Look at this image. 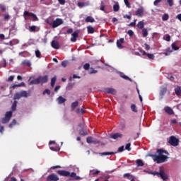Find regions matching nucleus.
I'll return each mask as SVG.
<instances>
[{
    "label": "nucleus",
    "instance_id": "1",
    "mask_svg": "<svg viewBox=\"0 0 181 181\" xmlns=\"http://www.w3.org/2000/svg\"><path fill=\"white\" fill-rule=\"evenodd\" d=\"M157 153H158V156L151 155V158H153L154 162H156V163H163V162H166L168 156H165L163 153L169 155V153L166 150L163 149H158Z\"/></svg>",
    "mask_w": 181,
    "mask_h": 181
},
{
    "label": "nucleus",
    "instance_id": "2",
    "mask_svg": "<svg viewBox=\"0 0 181 181\" xmlns=\"http://www.w3.org/2000/svg\"><path fill=\"white\" fill-rule=\"evenodd\" d=\"M59 176H64V177H74L75 180H81V177L78 176L76 173H71L64 170H59L57 172Z\"/></svg>",
    "mask_w": 181,
    "mask_h": 181
},
{
    "label": "nucleus",
    "instance_id": "3",
    "mask_svg": "<svg viewBox=\"0 0 181 181\" xmlns=\"http://www.w3.org/2000/svg\"><path fill=\"white\" fill-rule=\"evenodd\" d=\"M151 175H153V176H157L158 177H160V179L165 180H168V176L166 173H165V168L162 166L159 167V172L158 171H153L151 172Z\"/></svg>",
    "mask_w": 181,
    "mask_h": 181
},
{
    "label": "nucleus",
    "instance_id": "4",
    "mask_svg": "<svg viewBox=\"0 0 181 181\" xmlns=\"http://www.w3.org/2000/svg\"><path fill=\"white\" fill-rule=\"evenodd\" d=\"M23 16H24L25 19H28V18H26L27 16H28L29 18H31L33 22H37V21H39V18H37L36 14H35L33 13H30L28 11H24Z\"/></svg>",
    "mask_w": 181,
    "mask_h": 181
},
{
    "label": "nucleus",
    "instance_id": "5",
    "mask_svg": "<svg viewBox=\"0 0 181 181\" xmlns=\"http://www.w3.org/2000/svg\"><path fill=\"white\" fill-rule=\"evenodd\" d=\"M49 149H51V151H54V152H59V151H60V146H59V145H57L54 141H50L49 142Z\"/></svg>",
    "mask_w": 181,
    "mask_h": 181
},
{
    "label": "nucleus",
    "instance_id": "6",
    "mask_svg": "<svg viewBox=\"0 0 181 181\" xmlns=\"http://www.w3.org/2000/svg\"><path fill=\"white\" fill-rule=\"evenodd\" d=\"M12 118V111L6 112L4 117L1 119L2 124H8Z\"/></svg>",
    "mask_w": 181,
    "mask_h": 181
},
{
    "label": "nucleus",
    "instance_id": "7",
    "mask_svg": "<svg viewBox=\"0 0 181 181\" xmlns=\"http://www.w3.org/2000/svg\"><path fill=\"white\" fill-rule=\"evenodd\" d=\"M168 144H170L172 146H177L179 145V140L175 137V136H171L168 141Z\"/></svg>",
    "mask_w": 181,
    "mask_h": 181
},
{
    "label": "nucleus",
    "instance_id": "8",
    "mask_svg": "<svg viewBox=\"0 0 181 181\" xmlns=\"http://www.w3.org/2000/svg\"><path fill=\"white\" fill-rule=\"evenodd\" d=\"M59 178L57 176V175L52 173V174L49 175L47 177L46 181H59Z\"/></svg>",
    "mask_w": 181,
    "mask_h": 181
},
{
    "label": "nucleus",
    "instance_id": "9",
    "mask_svg": "<svg viewBox=\"0 0 181 181\" xmlns=\"http://www.w3.org/2000/svg\"><path fill=\"white\" fill-rule=\"evenodd\" d=\"M60 25H63V20L62 18H57L52 22L53 28H57L60 26Z\"/></svg>",
    "mask_w": 181,
    "mask_h": 181
},
{
    "label": "nucleus",
    "instance_id": "10",
    "mask_svg": "<svg viewBox=\"0 0 181 181\" xmlns=\"http://www.w3.org/2000/svg\"><path fill=\"white\" fill-rule=\"evenodd\" d=\"M139 52L141 53L142 56H147L149 60H153L155 59V55H153V54L146 53V52L143 49H140Z\"/></svg>",
    "mask_w": 181,
    "mask_h": 181
},
{
    "label": "nucleus",
    "instance_id": "11",
    "mask_svg": "<svg viewBox=\"0 0 181 181\" xmlns=\"http://www.w3.org/2000/svg\"><path fill=\"white\" fill-rule=\"evenodd\" d=\"M144 12H145V9L144 8V7H140L136 11L135 15L139 18H142V16H144Z\"/></svg>",
    "mask_w": 181,
    "mask_h": 181
},
{
    "label": "nucleus",
    "instance_id": "12",
    "mask_svg": "<svg viewBox=\"0 0 181 181\" xmlns=\"http://www.w3.org/2000/svg\"><path fill=\"white\" fill-rule=\"evenodd\" d=\"M164 111H165V112L168 114V115H173V114H175V112H173V109L170 108V107L169 106H165L164 107Z\"/></svg>",
    "mask_w": 181,
    "mask_h": 181
},
{
    "label": "nucleus",
    "instance_id": "13",
    "mask_svg": "<svg viewBox=\"0 0 181 181\" xmlns=\"http://www.w3.org/2000/svg\"><path fill=\"white\" fill-rule=\"evenodd\" d=\"M71 42H76L78 37V32L75 31L71 34Z\"/></svg>",
    "mask_w": 181,
    "mask_h": 181
},
{
    "label": "nucleus",
    "instance_id": "14",
    "mask_svg": "<svg viewBox=\"0 0 181 181\" xmlns=\"http://www.w3.org/2000/svg\"><path fill=\"white\" fill-rule=\"evenodd\" d=\"M40 78V81L42 83V84H45V83H47L49 81V77L47 75H45L44 76H39Z\"/></svg>",
    "mask_w": 181,
    "mask_h": 181
},
{
    "label": "nucleus",
    "instance_id": "15",
    "mask_svg": "<svg viewBox=\"0 0 181 181\" xmlns=\"http://www.w3.org/2000/svg\"><path fill=\"white\" fill-rule=\"evenodd\" d=\"M168 91L167 87H161L160 90V98H163V95L166 94V92Z\"/></svg>",
    "mask_w": 181,
    "mask_h": 181
},
{
    "label": "nucleus",
    "instance_id": "16",
    "mask_svg": "<svg viewBox=\"0 0 181 181\" xmlns=\"http://www.w3.org/2000/svg\"><path fill=\"white\" fill-rule=\"evenodd\" d=\"M51 46L53 47V49H59L60 47V45H59V42L57 40H52L51 42Z\"/></svg>",
    "mask_w": 181,
    "mask_h": 181
},
{
    "label": "nucleus",
    "instance_id": "17",
    "mask_svg": "<svg viewBox=\"0 0 181 181\" xmlns=\"http://www.w3.org/2000/svg\"><path fill=\"white\" fill-rule=\"evenodd\" d=\"M105 93H107V94H115L117 90L112 88H105Z\"/></svg>",
    "mask_w": 181,
    "mask_h": 181
},
{
    "label": "nucleus",
    "instance_id": "18",
    "mask_svg": "<svg viewBox=\"0 0 181 181\" xmlns=\"http://www.w3.org/2000/svg\"><path fill=\"white\" fill-rule=\"evenodd\" d=\"M86 142L87 144H100V141H94L91 136L87 137Z\"/></svg>",
    "mask_w": 181,
    "mask_h": 181
},
{
    "label": "nucleus",
    "instance_id": "19",
    "mask_svg": "<svg viewBox=\"0 0 181 181\" xmlns=\"http://www.w3.org/2000/svg\"><path fill=\"white\" fill-rule=\"evenodd\" d=\"M122 134L121 133H115L110 136L112 139H118V138H122Z\"/></svg>",
    "mask_w": 181,
    "mask_h": 181
},
{
    "label": "nucleus",
    "instance_id": "20",
    "mask_svg": "<svg viewBox=\"0 0 181 181\" xmlns=\"http://www.w3.org/2000/svg\"><path fill=\"white\" fill-rule=\"evenodd\" d=\"M76 107H78V101L73 102L71 104V111H74Z\"/></svg>",
    "mask_w": 181,
    "mask_h": 181
},
{
    "label": "nucleus",
    "instance_id": "21",
    "mask_svg": "<svg viewBox=\"0 0 181 181\" xmlns=\"http://www.w3.org/2000/svg\"><path fill=\"white\" fill-rule=\"evenodd\" d=\"M85 22H86V23H93V22H95V20L94 18H93L92 16H88V17H86V18L85 19Z\"/></svg>",
    "mask_w": 181,
    "mask_h": 181
},
{
    "label": "nucleus",
    "instance_id": "22",
    "mask_svg": "<svg viewBox=\"0 0 181 181\" xmlns=\"http://www.w3.org/2000/svg\"><path fill=\"white\" fill-rule=\"evenodd\" d=\"M58 104H63L64 103H66V98H63V96H59L57 98Z\"/></svg>",
    "mask_w": 181,
    "mask_h": 181
},
{
    "label": "nucleus",
    "instance_id": "23",
    "mask_svg": "<svg viewBox=\"0 0 181 181\" xmlns=\"http://www.w3.org/2000/svg\"><path fill=\"white\" fill-rule=\"evenodd\" d=\"M87 30H88V33H90V34H93L95 32V30L91 25H88L87 27Z\"/></svg>",
    "mask_w": 181,
    "mask_h": 181
},
{
    "label": "nucleus",
    "instance_id": "24",
    "mask_svg": "<svg viewBox=\"0 0 181 181\" xmlns=\"http://www.w3.org/2000/svg\"><path fill=\"white\" fill-rule=\"evenodd\" d=\"M30 84H40V78L38 77L30 82Z\"/></svg>",
    "mask_w": 181,
    "mask_h": 181
},
{
    "label": "nucleus",
    "instance_id": "25",
    "mask_svg": "<svg viewBox=\"0 0 181 181\" xmlns=\"http://www.w3.org/2000/svg\"><path fill=\"white\" fill-rule=\"evenodd\" d=\"M145 26V23H144V21H139L137 24V28L139 29H144Z\"/></svg>",
    "mask_w": 181,
    "mask_h": 181
},
{
    "label": "nucleus",
    "instance_id": "26",
    "mask_svg": "<svg viewBox=\"0 0 181 181\" xmlns=\"http://www.w3.org/2000/svg\"><path fill=\"white\" fill-rule=\"evenodd\" d=\"M119 76L120 77H122V78H124V80H129V81H132V80H131L129 77L127 76L124 73H120Z\"/></svg>",
    "mask_w": 181,
    "mask_h": 181
},
{
    "label": "nucleus",
    "instance_id": "27",
    "mask_svg": "<svg viewBox=\"0 0 181 181\" xmlns=\"http://www.w3.org/2000/svg\"><path fill=\"white\" fill-rule=\"evenodd\" d=\"M136 165L138 166V168L141 167V166H144V161H142V160L141 159H138L136 160Z\"/></svg>",
    "mask_w": 181,
    "mask_h": 181
},
{
    "label": "nucleus",
    "instance_id": "28",
    "mask_svg": "<svg viewBox=\"0 0 181 181\" xmlns=\"http://www.w3.org/2000/svg\"><path fill=\"white\" fill-rule=\"evenodd\" d=\"M99 155H100V156H107L108 155H114V152L99 153Z\"/></svg>",
    "mask_w": 181,
    "mask_h": 181
},
{
    "label": "nucleus",
    "instance_id": "29",
    "mask_svg": "<svg viewBox=\"0 0 181 181\" xmlns=\"http://www.w3.org/2000/svg\"><path fill=\"white\" fill-rule=\"evenodd\" d=\"M175 93L177 95H181V88L180 87H177L175 88Z\"/></svg>",
    "mask_w": 181,
    "mask_h": 181
},
{
    "label": "nucleus",
    "instance_id": "30",
    "mask_svg": "<svg viewBox=\"0 0 181 181\" xmlns=\"http://www.w3.org/2000/svg\"><path fill=\"white\" fill-rule=\"evenodd\" d=\"M18 105V101L15 100L11 106L12 111H16V107Z\"/></svg>",
    "mask_w": 181,
    "mask_h": 181
},
{
    "label": "nucleus",
    "instance_id": "31",
    "mask_svg": "<svg viewBox=\"0 0 181 181\" xmlns=\"http://www.w3.org/2000/svg\"><path fill=\"white\" fill-rule=\"evenodd\" d=\"M20 98H22V96L21 95V92L20 93H16L14 95L13 100H20Z\"/></svg>",
    "mask_w": 181,
    "mask_h": 181
},
{
    "label": "nucleus",
    "instance_id": "32",
    "mask_svg": "<svg viewBox=\"0 0 181 181\" xmlns=\"http://www.w3.org/2000/svg\"><path fill=\"white\" fill-rule=\"evenodd\" d=\"M142 35H143V37H146L148 36V30L146 28H143Z\"/></svg>",
    "mask_w": 181,
    "mask_h": 181
},
{
    "label": "nucleus",
    "instance_id": "33",
    "mask_svg": "<svg viewBox=\"0 0 181 181\" xmlns=\"http://www.w3.org/2000/svg\"><path fill=\"white\" fill-rule=\"evenodd\" d=\"M57 79V78L56 76H54L53 78H52V79H51V86L52 87H54V84H56Z\"/></svg>",
    "mask_w": 181,
    "mask_h": 181
},
{
    "label": "nucleus",
    "instance_id": "34",
    "mask_svg": "<svg viewBox=\"0 0 181 181\" xmlns=\"http://www.w3.org/2000/svg\"><path fill=\"white\" fill-rule=\"evenodd\" d=\"M79 135H81V136H86V135H88V133L84 131V129H81V131H79Z\"/></svg>",
    "mask_w": 181,
    "mask_h": 181
},
{
    "label": "nucleus",
    "instance_id": "35",
    "mask_svg": "<svg viewBox=\"0 0 181 181\" xmlns=\"http://www.w3.org/2000/svg\"><path fill=\"white\" fill-rule=\"evenodd\" d=\"M113 11H114V12H118L119 11V4H115L113 6Z\"/></svg>",
    "mask_w": 181,
    "mask_h": 181
},
{
    "label": "nucleus",
    "instance_id": "36",
    "mask_svg": "<svg viewBox=\"0 0 181 181\" xmlns=\"http://www.w3.org/2000/svg\"><path fill=\"white\" fill-rule=\"evenodd\" d=\"M131 110L133 112H138V110H136V105H135V104H132L131 105Z\"/></svg>",
    "mask_w": 181,
    "mask_h": 181
},
{
    "label": "nucleus",
    "instance_id": "37",
    "mask_svg": "<svg viewBox=\"0 0 181 181\" xmlns=\"http://www.w3.org/2000/svg\"><path fill=\"white\" fill-rule=\"evenodd\" d=\"M168 19H169V14L165 13V14L162 16V21H168Z\"/></svg>",
    "mask_w": 181,
    "mask_h": 181
},
{
    "label": "nucleus",
    "instance_id": "38",
    "mask_svg": "<svg viewBox=\"0 0 181 181\" xmlns=\"http://www.w3.org/2000/svg\"><path fill=\"white\" fill-rule=\"evenodd\" d=\"M20 94L21 95V97H25V98H28V92H26V90L20 92Z\"/></svg>",
    "mask_w": 181,
    "mask_h": 181
},
{
    "label": "nucleus",
    "instance_id": "39",
    "mask_svg": "<svg viewBox=\"0 0 181 181\" xmlns=\"http://www.w3.org/2000/svg\"><path fill=\"white\" fill-rule=\"evenodd\" d=\"M28 30L30 32H36V26L35 25L30 26Z\"/></svg>",
    "mask_w": 181,
    "mask_h": 181
},
{
    "label": "nucleus",
    "instance_id": "40",
    "mask_svg": "<svg viewBox=\"0 0 181 181\" xmlns=\"http://www.w3.org/2000/svg\"><path fill=\"white\" fill-rule=\"evenodd\" d=\"M95 73H98V71L95 70L93 68H90L88 72L89 74H95Z\"/></svg>",
    "mask_w": 181,
    "mask_h": 181
},
{
    "label": "nucleus",
    "instance_id": "41",
    "mask_svg": "<svg viewBox=\"0 0 181 181\" xmlns=\"http://www.w3.org/2000/svg\"><path fill=\"white\" fill-rule=\"evenodd\" d=\"M76 114H83V112H86V111H84L83 110V108H78L76 110Z\"/></svg>",
    "mask_w": 181,
    "mask_h": 181
},
{
    "label": "nucleus",
    "instance_id": "42",
    "mask_svg": "<svg viewBox=\"0 0 181 181\" xmlns=\"http://www.w3.org/2000/svg\"><path fill=\"white\" fill-rule=\"evenodd\" d=\"M167 5H168V6H170V8H172V6H173V0H167Z\"/></svg>",
    "mask_w": 181,
    "mask_h": 181
},
{
    "label": "nucleus",
    "instance_id": "43",
    "mask_svg": "<svg viewBox=\"0 0 181 181\" xmlns=\"http://www.w3.org/2000/svg\"><path fill=\"white\" fill-rule=\"evenodd\" d=\"M41 54H41V52H40V51L39 49H36L35 50V56H36V57L40 58Z\"/></svg>",
    "mask_w": 181,
    "mask_h": 181
},
{
    "label": "nucleus",
    "instance_id": "44",
    "mask_svg": "<svg viewBox=\"0 0 181 181\" xmlns=\"http://www.w3.org/2000/svg\"><path fill=\"white\" fill-rule=\"evenodd\" d=\"M171 47L173 50H179V47H177L175 43H173Z\"/></svg>",
    "mask_w": 181,
    "mask_h": 181
},
{
    "label": "nucleus",
    "instance_id": "45",
    "mask_svg": "<svg viewBox=\"0 0 181 181\" xmlns=\"http://www.w3.org/2000/svg\"><path fill=\"white\" fill-rule=\"evenodd\" d=\"M0 9L2 12H5L6 11V6L0 4Z\"/></svg>",
    "mask_w": 181,
    "mask_h": 181
},
{
    "label": "nucleus",
    "instance_id": "46",
    "mask_svg": "<svg viewBox=\"0 0 181 181\" xmlns=\"http://www.w3.org/2000/svg\"><path fill=\"white\" fill-rule=\"evenodd\" d=\"M130 15H124L123 16L124 19H129L131 20V18H132V16L131 15V12H129Z\"/></svg>",
    "mask_w": 181,
    "mask_h": 181
},
{
    "label": "nucleus",
    "instance_id": "47",
    "mask_svg": "<svg viewBox=\"0 0 181 181\" xmlns=\"http://www.w3.org/2000/svg\"><path fill=\"white\" fill-rule=\"evenodd\" d=\"M84 70H89L90 69V64L86 63L83 65Z\"/></svg>",
    "mask_w": 181,
    "mask_h": 181
},
{
    "label": "nucleus",
    "instance_id": "48",
    "mask_svg": "<svg viewBox=\"0 0 181 181\" xmlns=\"http://www.w3.org/2000/svg\"><path fill=\"white\" fill-rule=\"evenodd\" d=\"M117 46L118 49H123L124 47L122 46V44L119 41H117Z\"/></svg>",
    "mask_w": 181,
    "mask_h": 181
},
{
    "label": "nucleus",
    "instance_id": "49",
    "mask_svg": "<svg viewBox=\"0 0 181 181\" xmlns=\"http://www.w3.org/2000/svg\"><path fill=\"white\" fill-rule=\"evenodd\" d=\"M16 124V119H13L12 122L9 124V128H13Z\"/></svg>",
    "mask_w": 181,
    "mask_h": 181
},
{
    "label": "nucleus",
    "instance_id": "50",
    "mask_svg": "<svg viewBox=\"0 0 181 181\" xmlns=\"http://www.w3.org/2000/svg\"><path fill=\"white\" fill-rule=\"evenodd\" d=\"M23 64L25 66H28V67H30V66H32V64H30V62L29 61H24Z\"/></svg>",
    "mask_w": 181,
    "mask_h": 181
},
{
    "label": "nucleus",
    "instance_id": "51",
    "mask_svg": "<svg viewBox=\"0 0 181 181\" xmlns=\"http://www.w3.org/2000/svg\"><path fill=\"white\" fill-rule=\"evenodd\" d=\"M126 151H131V143H128L125 146Z\"/></svg>",
    "mask_w": 181,
    "mask_h": 181
},
{
    "label": "nucleus",
    "instance_id": "52",
    "mask_svg": "<svg viewBox=\"0 0 181 181\" xmlns=\"http://www.w3.org/2000/svg\"><path fill=\"white\" fill-rule=\"evenodd\" d=\"M124 2L127 8H131V4L128 0H124Z\"/></svg>",
    "mask_w": 181,
    "mask_h": 181
},
{
    "label": "nucleus",
    "instance_id": "53",
    "mask_svg": "<svg viewBox=\"0 0 181 181\" xmlns=\"http://www.w3.org/2000/svg\"><path fill=\"white\" fill-rule=\"evenodd\" d=\"M61 64H62V67H67V64H69V62L63 61Z\"/></svg>",
    "mask_w": 181,
    "mask_h": 181
},
{
    "label": "nucleus",
    "instance_id": "54",
    "mask_svg": "<svg viewBox=\"0 0 181 181\" xmlns=\"http://www.w3.org/2000/svg\"><path fill=\"white\" fill-rule=\"evenodd\" d=\"M127 34L129 36H130V37H132L134 36V31H132V30H129L127 31Z\"/></svg>",
    "mask_w": 181,
    "mask_h": 181
},
{
    "label": "nucleus",
    "instance_id": "55",
    "mask_svg": "<svg viewBox=\"0 0 181 181\" xmlns=\"http://www.w3.org/2000/svg\"><path fill=\"white\" fill-rule=\"evenodd\" d=\"M10 18H11V16H9V14H5L4 16V21H9Z\"/></svg>",
    "mask_w": 181,
    "mask_h": 181
},
{
    "label": "nucleus",
    "instance_id": "56",
    "mask_svg": "<svg viewBox=\"0 0 181 181\" xmlns=\"http://www.w3.org/2000/svg\"><path fill=\"white\" fill-rule=\"evenodd\" d=\"M21 84H12L11 86H10V88H16V87H21Z\"/></svg>",
    "mask_w": 181,
    "mask_h": 181
},
{
    "label": "nucleus",
    "instance_id": "57",
    "mask_svg": "<svg viewBox=\"0 0 181 181\" xmlns=\"http://www.w3.org/2000/svg\"><path fill=\"white\" fill-rule=\"evenodd\" d=\"M160 2H162V0H155L153 4H154L155 6H158V5H159V4H160Z\"/></svg>",
    "mask_w": 181,
    "mask_h": 181
},
{
    "label": "nucleus",
    "instance_id": "58",
    "mask_svg": "<svg viewBox=\"0 0 181 181\" xmlns=\"http://www.w3.org/2000/svg\"><path fill=\"white\" fill-rule=\"evenodd\" d=\"M43 94H47V95H50V90L49 89H45L44 91H43Z\"/></svg>",
    "mask_w": 181,
    "mask_h": 181
},
{
    "label": "nucleus",
    "instance_id": "59",
    "mask_svg": "<svg viewBox=\"0 0 181 181\" xmlns=\"http://www.w3.org/2000/svg\"><path fill=\"white\" fill-rule=\"evenodd\" d=\"M135 25H136V20H134V22L130 23L128 25V26H132V27H134V26H135Z\"/></svg>",
    "mask_w": 181,
    "mask_h": 181
},
{
    "label": "nucleus",
    "instance_id": "60",
    "mask_svg": "<svg viewBox=\"0 0 181 181\" xmlns=\"http://www.w3.org/2000/svg\"><path fill=\"white\" fill-rule=\"evenodd\" d=\"M144 47H145V50H151V46H149V45L145 43Z\"/></svg>",
    "mask_w": 181,
    "mask_h": 181
},
{
    "label": "nucleus",
    "instance_id": "61",
    "mask_svg": "<svg viewBox=\"0 0 181 181\" xmlns=\"http://www.w3.org/2000/svg\"><path fill=\"white\" fill-rule=\"evenodd\" d=\"M124 146H122L118 148L117 152H124Z\"/></svg>",
    "mask_w": 181,
    "mask_h": 181
},
{
    "label": "nucleus",
    "instance_id": "62",
    "mask_svg": "<svg viewBox=\"0 0 181 181\" xmlns=\"http://www.w3.org/2000/svg\"><path fill=\"white\" fill-rule=\"evenodd\" d=\"M165 40H166V42H170V35H166Z\"/></svg>",
    "mask_w": 181,
    "mask_h": 181
},
{
    "label": "nucleus",
    "instance_id": "63",
    "mask_svg": "<svg viewBox=\"0 0 181 181\" xmlns=\"http://www.w3.org/2000/svg\"><path fill=\"white\" fill-rule=\"evenodd\" d=\"M15 78V76H10L7 80V81H13V79Z\"/></svg>",
    "mask_w": 181,
    "mask_h": 181
},
{
    "label": "nucleus",
    "instance_id": "64",
    "mask_svg": "<svg viewBox=\"0 0 181 181\" xmlns=\"http://www.w3.org/2000/svg\"><path fill=\"white\" fill-rule=\"evenodd\" d=\"M86 5V4L84 2H78V6L83 8V6H84Z\"/></svg>",
    "mask_w": 181,
    "mask_h": 181
}]
</instances>
